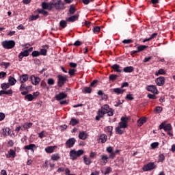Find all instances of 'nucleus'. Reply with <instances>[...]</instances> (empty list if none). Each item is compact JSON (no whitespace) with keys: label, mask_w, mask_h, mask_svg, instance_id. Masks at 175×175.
I'll list each match as a JSON object with an SVG mask.
<instances>
[{"label":"nucleus","mask_w":175,"mask_h":175,"mask_svg":"<svg viewBox=\"0 0 175 175\" xmlns=\"http://www.w3.org/2000/svg\"><path fill=\"white\" fill-rule=\"evenodd\" d=\"M60 27L62 28H66V25H68V23H66V21H61L59 23Z\"/></svg>","instance_id":"37998d69"},{"label":"nucleus","mask_w":175,"mask_h":175,"mask_svg":"<svg viewBox=\"0 0 175 175\" xmlns=\"http://www.w3.org/2000/svg\"><path fill=\"white\" fill-rule=\"evenodd\" d=\"M159 129H164V131L165 132H167V135H169V136H173V133H172V129H173V128L172 127V124H166V123L165 122H162L160 126H159Z\"/></svg>","instance_id":"39448f33"},{"label":"nucleus","mask_w":175,"mask_h":175,"mask_svg":"<svg viewBox=\"0 0 175 175\" xmlns=\"http://www.w3.org/2000/svg\"><path fill=\"white\" fill-rule=\"evenodd\" d=\"M75 12H76V8L75 7V5H71L69 9L70 14H75Z\"/></svg>","instance_id":"f704fd0d"},{"label":"nucleus","mask_w":175,"mask_h":175,"mask_svg":"<svg viewBox=\"0 0 175 175\" xmlns=\"http://www.w3.org/2000/svg\"><path fill=\"white\" fill-rule=\"evenodd\" d=\"M84 154V150H79L78 151H76L75 150H72L70 151V159H72V161H75L79 158V157H81Z\"/></svg>","instance_id":"20e7f679"},{"label":"nucleus","mask_w":175,"mask_h":175,"mask_svg":"<svg viewBox=\"0 0 175 175\" xmlns=\"http://www.w3.org/2000/svg\"><path fill=\"white\" fill-rule=\"evenodd\" d=\"M93 32H100V27H94Z\"/></svg>","instance_id":"e2e57ef3"},{"label":"nucleus","mask_w":175,"mask_h":175,"mask_svg":"<svg viewBox=\"0 0 175 175\" xmlns=\"http://www.w3.org/2000/svg\"><path fill=\"white\" fill-rule=\"evenodd\" d=\"M147 49V46L146 45H141L137 47V51H133L131 52V55H133V54H136V53H140V51H143L144 50H146Z\"/></svg>","instance_id":"4468645a"},{"label":"nucleus","mask_w":175,"mask_h":175,"mask_svg":"<svg viewBox=\"0 0 175 175\" xmlns=\"http://www.w3.org/2000/svg\"><path fill=\"white\" fill-rule=\"evenodd\" d=\"M100 158L103 161V163H105V165H106L107 160L109 159V157L107 154H101L100 156Z\"/></svg>","instance_id":"c756f323"},{"label":"nucleus","mask_w":175,"mask_h":175,"mask_svg":"<svg viewBox=\"0 0 175 175\" xmlns=\"http://www.w3.org/2000/svg\"><path fill=\"white\" fill-rule=\"evenodd\" d=\"M32 57H39L40 55V52L38 51H34L31 53Z\"/></svg>","instance_id":"de8ad7c7"},{"label":"nucleus","mask_w":175,"mask_h":175,"mask_svg":"<svg viewBox=\"0 0 175 175\" xmlns=\"http://www.w3.org/2000/svg\"><path fill=\"white\" fill-rule=\"evenodd\" d=\"M165 77H159L155 80V83L159 87H162L165 84Z\"/></svg>","instance_id":"9b49d317"},{"label":"nucleus","mask_w":175,"mask_h":175,"mask_svg":"<svg viewBox=\"0 0 175 175\" xmlns=\"http://www.w3.org/2000/svg\"><path fill=\"white\" fill-rule=\"evenodd\" d=\"M152 59V56H149L148 57H145L144 59V62H149L150 59Z\"/></svg>","instance_id":"0e129e2a"},{"label":"nucleus","mask_w":175,"mask_h":175,"mask_svg":"<svg viewBox=\"0 0 175 175\" xmlns=\"http://www.w3.org/2000/svg\"><path fill=\"white\" fill-rule=\"evenodd\" d=\"M68 96V94L65 92H60L59 94L55 96L56 100H62V99H65Z\"/></svg>","instance_id":"ddd939ff"},{"label":"nucleus","mask_w":175,"mask_h":175,"mask_svg":"<svg viewBox=\"0 0 175 175\" xmlns=\"http://www.w3.org/2000/svg\"><path fill=\"white\" fill-rule=\"evenodd\" d=\"M40 55H46L47 54V50L42 49L40 52Z\"/></svg>","instance_id":"6e6d98bb"},{"label":"nucleus","mask_w":175,"mask_h":175,"mask_svg":"<svg viewBox=\"0 0 175 175\" xmlns=\"http://www.w3.org/2000/svg\"><path fill=\"white\" fill-rule=\"evenodd\" d=\"M111 167H107L104 172V174H109V173H111Z\"/></svg>","instance_id":"69168bd1"},{"label":"nucleus","mask_w":175,"mask_h":175,"mask_svg":"<svg viewBox=\"0 0 175 175\" xmlns=\"http://www.w3.org/2000/svg\"><path fill=\"white\" fill-rule=\"evenodd\" d=\"M155 113H157V114H159V113H161L162 111V107H157L154 109Z\"/></svg>","instance_id":"3c124183"},{"label":"nucleus","mask_w":175,"mask_h":175,"mask_svg":"<svg viewBox=\"0 0 175 175\" xmlns=\"http://www.w3.org/2000/svg\"><path fill=\"white\" fill-rule=\"evenodd\" d=\"M5 120V113L0 112V121Z\"/></svg>","instance_id":"338daca9"},{"label":"nucleus","mask_w":175,"mask_h":175,"mask_svg":"<svg viewBox=\"0 0 175 175\" xmlns=\"http://www.w3.org/2000/svg\"><path fill=\"white\" fill-rule=\"evenodd\" d=\"M16 82H17V81L13 77H9L8 84H10V85H14V84H16Z\"/></svg>","instance_id":"393cba45"},{"label":"nucleus","mask_w":175,"mask_h":175,"mask_svg":"<svg viewBox=\"0 0 175 175\" xmlns=\"http://www.w3.org/2000/svg\"><path fill=\"white\" fill-rule=\"evenodd\" d=\"M33 148H35V144H29L25 146V150H31L33 151Z\"/></svg>","instance_id":"ea45409f"},{"label":"nucleus","mask_w":175,"mask_h":175,"mask_svg":"<svg viewBox=\"0 0 175 175\" xmlns=\"http://www.w3.org/2000/svg\"><path fill=\"white\" fill-rule=\"evenodd\" d=\"M111 68L116 70V72H121V68L120 67V65L118 64H114L111 66Z\"/></svg>","instance_id":"2f4dec72"},{"label":"nucleus","mask_w":175,"mask_h":175,"mask_svg":"<svg viewBox=\"0 0 175 175\" xmlns=\"http://www.w3.org/2000/svg\"><path fill=\"white\" fill-rule=\"evenodd\" d=\"M38 13L43 14V16H48L49 12L46 10H44V9L42 10H38Z\"/></svg>","instance_id":"a18cd8bd"},{"label":"nucleus","mask_w":175,"mask_h":175,"mask_svg":"<svg viewBox=\"0 0 175 175\" xmlns=\"http://www.w3.org/2000/svg\"><path fill=\"white\" fill-rule=\"evenodd\" d=\"M75 73H76V69H70L68 71V75H70L71 77L75 75Z\"/></svg>","instance_id":"09e8293b"},{"label":"nucleus","mask_w":175,"mask_h":175,"mask_svg":"<svg viewBox=\"0 0 175 175\" xmlns=\"http://www.w3.org/2000/svg\"><path fill=\"white\" fill-rule=\"evenodd\" d=\"M147 121V118H141L137 120L138 126H142L143 124H144Z\"/></svg>","instance_id":"b1692460"},{"label":"nucleus","mask_w":175,"mask_h":175,"mask_svg":"<svg viewBox=\"0 0 175 175\" xmlns=\"http://www.w3.org/2000/svg\"><path fill=\"white\" fill-rule=\"evenodd\" d=\"M1 44L4 49H10L16 46V42L14 40L3 41L1 42Z\"/></svg>","instance_id":"423d86ee"},{"label":"nucleus","mask_w":175,"mask_h":175,"mask_svg":"<svg viewBox=\"0 0 175 175\" xmlns=\"http://www.w3.org/2000/svg\"><path fill=\"white\" fill-rule=\"evenodd\" d=\"M150 146H151L152 148H157L159 146V143L154 142V143L151 144Z\"/></svg>","instance_id":"13d9d810"},{"label":"nucleus","mask_w":175,"mask_h":175,"mask_svg":"<svg viewBox=\"0 0 175 175\" xmlns=\"http://www.w3.org/2000/svg\"><path fill=\"white\" fill-rule=\"evenodd\" d=\"M54 146H49L45 148L46 152H48V154H51V152H54Z\"/></svg>","instance_id":"72a5a7b5"},{"label":"nucleus","mask_w":175,"mask_h":175,"mask_svg":"<svg viewBox=\"0 0 175 175\" xmlns=\"http://www.w3.org/2000/svg\"><path fill=\"white\" fill-rule=\"evenodd\" d=\"M107 114L108 117H112V116L114 115V110L112 109H110L108 112H107Z\"/></svg>","instance_id":"49530a36"},{"label":"nucleus","mask_w":175,"mask_h":175,"mask_svg":"<svg viewBox=\"0 0 175 175\" xmlns=\"http://www.w3.org/2000/svg\"><path fill=\"white\" fill-rule=\"evenodd\" d=\"M128 120H129V118H128V117H122L121 118L122 122H124L125 124H128Z\"/></svg>","instance_id":"864d4df0"},{"label":"nucleus","mask_w":175,"mask_h":175,"mask_svg":"<svg viewBox=\"0 0 175 175\" xmlns=\"http://www.w3.org/2000/svg\"><path fill=\"white\" fill-rule=\"evenodd\" d=\"M99 139L101 143H106V142H107V135L105 134H102L100 135Z\"/></svg>","instance_id":"bb28decb"},{"label":"nucleus","mask_w":175,"mask_h":175,"mask_svg":"<svg viewBox=\"0 0 175 175\" xmlns=\"http://www.w3.org/2000/svg\"><path fill=\"white\" fill-rule=\"evenodd\" d=\"M96 157V152H91L90 154V158H95Z\"/></svg>","instance_id":"774afa93"},{"label":"nucleus","mask_w":175,"mask_h":175,"mask_svg":"<svg viewBox=\"0 0 175 175\" xmlns=\"http://www.w3.org/2000/svg\"><path fill=\"white\" fill-rule=\"evenodd\" d=\"M76 143V139L75 138H70L66 142V146L67 148H72L73 146H75V144Z\"/></svg>","instance_id":"1a4fd4ad"},{"label":"nucleus","mask_w":175,"mask_h":175,"mask_svg":"<svg viewBox=\"0 0 175 175\" xmlns=\"http://www.w3.org/2000/svg\"><path fill=\"white\" fill-rule=\"evenodd\" d=\"M159 75H166V71H165V70L162 69V68H160L159 70H158V72H156L155 73V75L156 76H159Z\"/></svg>","instance_id":"58836bf2"},{"label":"nucleus","mask_w":175,"mask_h":175,"mask_svg":"<svg viewBox=\"0 0 175 175\" xmlns=\"http://www.w3.org/2000/svg\"><path fill=\"white\" fill-rule=\"evenodd\" d=\"M106 131L109 133V135L111 136L113 135V126H109L106 127Z\"/></svg>","instance_id":"79ce46f5"},{"label":"nucleus","mask_w":175,"mask_h":175,"mask_svg":"<svg viewBox=\"0 0 175 175\" xmlns=\"http://www.w3.org/2000/svg\"><path fill=\"white\" fill-rule=\"evenodd\" d=\"M117 77H118V75H111L109 76V81H116V80H117Z\"/></svg>","instance_id":"e433bc0d"},{"label":"nucleus","mask_w":175,"mask_h":175,"mask_svg":"<svg viewBox=\"0 0 175 175\" xmlns=\"http://www.w3.org/2000/svg\"><path fill=\"white\" fill-rule=\"evenodd\" d=\"M55 83V81H54L53 79L50 78L48 79V84L49 85H54Z\"/></svg>","instance_id":"603ef678"},{"label":"nucleus","mask_w":175,"mask_h":175,"mask_svg":"<svg viewBox=\"0 0 175 175\" xmlns=\"http://www.w3.org/2000/svg\"><path fill=\"white\" fill-rule=\"evenodd\" d=\"M60 159H61V157H59V154L58 153L52 154L51 157V159H52V161H58Z\"/></svg>","instance_id":"cd10ccee"},{"label":"nucleus","mask_w":175,"mask_h":175,"mask_svg":"<svg viewBox=\"0 0 175 175\" xmlns=\"http://www.w3.org/2000/svg\"><path fill=\"white\" fill-rule=\"evenodd\" d=\"M24 90H28V88L25 87V84L22 83L20 87V91H24Z\"/></svg>","instance_id":"4d7b16f0"},{"label":"nucleus","mask_w":175,"mask_h":175,"mask_svg":"<svg viewBox=\"0 0 175 175\" xmlns=\"http://www.w3.org/2000/svg\"><path fill=\"white\" fill-rule=\"evenodd\" d=\"M58 85L59 87H62L65 84V83L68 81V77L66 75H58Z\"/></svg>","instance_id":"0eeeda50"},{"label":"nucleus","mask_w":175,"mask_h":175,"mask_svg":"<svg viewBox=\"0 0 175 175\" xmlns=\"http://www.w3.org/2000/svg\"><path fill=\"white\" fill-rule=\"evenodd\" d=\"M1 88L3 90L0 91V96H2V95H12L13 94V90L10 89V84L8 83H3L1 85Z\"/></svg>","instance_id":"f257e3e1"},{"label":"nucleus","mask_w":175,"mask_h":175,"mask_svg":"<svg viewBox=\"0 0 175 175\" xmlns=\"http://www.w3.org/2000/svg\"><path fill=\"white\" fill-rule=\"evenodd\" d=\"M77 20H79V14H75L72 16H70L67 21H69L70 23H75V21H77Z\"/></svg>","instance_id":"a211bd4d"},{"label":"nucleus","mask_w":175,"mask_h":175,"mask_svg":"<svg viewBox=\"0 0 175 175\" xmlns=\"http://www.w3.org/2000/svg\"><path fill=\"white\" fill-rule=\"evenodd\" d=\"M91 91H92V90L91 89V88L90 87H86L84 88V90H83V94H91Z\"/></svg>","instance_id":"a19ab883"},{"label":"nucleus","mask_w":175,"mask_h":175,"mask_svg":"<svg viewBox=\"0 0 175 175\" xmlns=\"http://www.w3.org/2000/svg\"><path fill=\"white\" fill-rule=\"evenodd\" d=\"M51 3L52 8H55L56 10H65V9H66L65 3L62 2L61 0H52Z\"/></svg>","instance_id":"f03ea898"},{"label":"nucleus","mask_w":175,"mask_h":175,"mask_svg":"<svg viewBox=\"0 0 175 175\" xmlns=\"http://www.w3.org/2000/svg\"><path fill=\"white\" fill-rule=\"evenodd\" d=\"M31 126H32V123H31V122L25 123L22 126V131H25V129H28L29 128H31Z\"/></svg>","instance_id":"473e14b6"},{"label":"nucleus","mask_w":175,"mask_h":175,"mask_svg":"<svg viewBox=\"0 0 175 175\" xmlns=\"http://www.w3.org/2000/svg\"><path fill=\"white\" fill-rule=\"evenodd\" d=\"M42 9H46L47 10H51L53 9V5L51 4V2L46 3L43 2L42 3Z\"/></svg>","instance_id":"2eb2a0df"},{"label":"nucleus","mask_w":175,"mask_h":175,"mask_svg":"<svg viewBox=\"0 0 175 175\" xmlns=\"http://www.w3.org/2000/svg\"><path fill=\"white\" fill-rule=\"evenodd\" d=\"M28 79H29V77L27 74L21 75L19 77V80L22 83H27V81H28Z\"/></svg>","instance_id":"dca6fc26"},{"label":"nucleus","mask_w":175,"mask_h":175,"mask_svg":"<svg viewBox=\"0 0 175 175\" xmlns=\"http://www.w3.org/2000/svg\"><path fill=\"white\" fill-rule=\"evenodd\" d=\"M1 66H5V69H8V68H9V66H10V63L9 62H2L1 64Z\"/></svg>","instance_id":"8fccbe9b"},{"label":"nucleus","mask_w":175,"mask_h":175,"mask_svg":"<svg viewBox=\"0 0 175 175\" xmlns=\"http://www.w3.org/2000/svg\"><path fill=\"white\" fill-rule=\"evenodd\" d=\"M25 99H27V100H29V102H31V100H33V99H35V96H33V95L32 94H27L25 96Z\"/></svg>","instance_id":"c9c22d12"},{"label":"nucleus","mask_w":175,"mask_h":175,"mask_svg":"<svg viewBox=\"0 0 175 175\" xmlns=\"http://www.w3.org/2000/svg\"><path fill=\"white\" fill-rule=\"evenodd\" d=\"M83 162L85 165H90L91 163H92V161H91V159L90 157H87V156H83Z\"/></svg>","instance_id":"412c9836"},{"label":"nucleus","mask_w":175,"mask_h":175,"mask_svg":"<svg viewBox=\"0 0 175 175\" xmlns=\"http://www.w3.org/2000/svg\"><path fill=\"white\" fill-rule=\"evenodd\" d=\"M10 128L6 127L5 129H3L2 135L3 136H8V135H10Z\"/></svg>","instance_id":"c85d7f7f"},{"label":"nucleus","mask_w":175,"mask_h":175,"mask_svg":"<svg viewBox=\"0 0 175 175\" xmlns=\"http://www.w3.org/2000/svg\"><path fill=\"white\" fill-rule=\"evenodd\" d=\"M77 124H79V121L74 118H72L70 122V124L72 125V126H75V125H77Z\"/></svg>","instance_id":"c03bdc74"},{"label":"nucleus","mask_w":175,"mask_h":175,"mask_svg":"<svg viewBox=\"0 0 175 175\" xmlns=\"http://www.w3.org/2000/svg\"><path fill=\"white\" fill-rule=\"evenodd\" d=\"M142 169L144 172H150V170L157 169V165H155L154 163H149L148 164L145 165Z\"/></svg>","instance_id":"6e6552de"},{"label":"nucleus","mask_w":175,"mask_h":175,"mask_svg":"<svg viewBox=\"0 0 175 175\" xmlns=\"http://www.w3.org/2000/svg\"><path fill=\"white\" fill-rule=\"evenodd\" d=\"M16 157V151L12 149L10 150L8 152V154H6V158H15Z\"/></svg>","instance_id":"aec40b11"},{"label":"nucleus","mask_w":175,"mask_h":175,"mask_svg":"<svg viewBox=\"0 0 175 175\" xmlns=\"http://www.w3.org/2000/svg\"><path fill=\"white\" fill-rule=\"evenodd\" d=\"M123 70L126 73H131V72H133V70H135V68H133V66H128L125 67Z\"/></svg>","instance_id":"a878e982"},{"label":"nucleus","mask_w":175,"mask_h":175,"mask_svg":"<svg viewBox=\"0 0 175 175\" xmlns=\"http://www.w3.org/2000/svg\"><path fill=\"white\" fill-rule=\"evenodd\" d=\"M118 126L120 128H122L123 129H125V128L128 127V124L123 122H119Z\"/></svg>","instance_id":"4c0bfd02"},{"label":"nucleus","mask_w":175,"mask_h":175,"mask_svg":"<svg viewBox=\"0 0 175 175\" xmlns=\"http://www.w3.org/2000/svg\"><path fill=\"white\" fill-rule=\"evenodd\" d=\"M28 55H29V51L25 50L23 52H21L19 55H18V58L20 59H23V58H24V57H28Z\"/></svg>","instance_id":"f3484780"},{"label":"nucleus","mask_w":175,"mask_h":175,"mask_svg":"<svg viewBox=\"0 0 175 175\" xmlns=\"http://www.w3.org/2000/svg\"><path fill=\"white\" fill-rule=\"evenodd\" d=\"M38 18H39V16L38 15H36V16H31V17H30V20L31 21H35V20H38Z\"/></svg>","instance_id":"052dcab7"},{"label":"nucleus","mask_w":175,"mask_h":175,"mask_svg":"<svg viewBox=\"0 0 175 175\" xmlns=\"http://www.w3.org/2000/svg\"><path fill=\"white\" fill-rule=\"evenodd\" d=\"M132 42H133L132 40L129 39V40H124L122 41V43H124V44H129V43H132Z\"/></svg>","instance_id":"bf43d9fd"},{"label":"nucleus","mask_w":175,"mask_h":175,"mask_svg":"<svg viewBox=\"0 0 175 175\" xmlns=\"http://www.w3.org/2000/svg\"><path fill=\"white\" fill-rule=\"evenodd\" d=\"M110 110V107H109V105H104L101 109H99L98 111V116H96V121H99L105 114H107L108 111Z\"/></svg>","instance_id":"7ed1b4c3"},{"label":"nucleus","mask_w":175,"mask_h":175,"mask_svg":"<svg viewBox=\"0 0 175 175\" xmlns=\"http://www.w3.org/2000/svg\"><path fill=\"white\" fill-rule=\"evenodd\" d=\"M88 136V135H87V133L83 131V132L79 133V138L81 139V140H85V139H87Z\"/></svg>","instance_id":"4be33fe9"},{"label":"nucleus","mask_w":175,"mask_h":175,"mask_svg":"<svg viewBox=\"0 0 175 175\" xmlns=\"http://www.w3.org/2000/svg\"><path fill=\"white\" fill-rule=\"evenodd\" d=\"M146 90L150 92H152V94H158V89H157V86L154 85L147 86Z\"/></svg>","instance_id":"f8f14e48"},{"label":"nucleus","mask_w":175,"mask_h":175,"mask_svg":"<svg viewBox=\"0 0 175 175\" xmlns=\"http://www.w3.org/2000/svg\"><path fill=\"white\" fill-rule=\"evenodd\" d=\"M116 133H118V135H122V133H124V132H125V129H122V127H120V126H118L116 128Z\"/></svg>","instance_id":"5701e85b"},{"label":"nucleus","mask_w":175,"mask_h":175,"mask_svg":"<svg viewBox=\"0 0 175 175\" xmlns=\"http://www.w3.org/2000/svg\"><path fill=\"white\" fill-rule=\"evenodd\" d=\"M126 99H129V100H133V96L132 94H127L126 96Z\"/></svg>","instance_id":"680f3d73"},{"label":"nucleus","mask_w":175,"mask_h":175,"mask_svg":"<svg viewBox=\"0 0 175 175\" xmlns=\"http://www.w3.org/2000/svg\"><path fill=\"white\" fill-rule=\"evenodd\" d=\"M157 36H158V33H154L153 34H152L150 36V37L149 38L145 39L144 40V43H146V42H150V40H151L152 39L157 38Z\"/></svg>","instance_id":"7c9ffc66"},{"label":"nucleus","mask_w":175,"mask_h":175,"mask_svg":"<svg viewBox=\"0 0 175 175\" xmlns=\"http://www.w3.org/2000/svg\"><path fill=\"white\" fill-rule=\"evenodd\" d=\"M165 161V156L163 154L159 155V162H163Z\"/></svg>","instance_id":"5fc2aeb1"},{"label":"nucleus","mask_w":175,"mask_h":175,"mask_svg":"<svg viewBox=\"0 0 175 175\" xmlns=\"http://www.w3.org/2000/svg\"><path fill=\"white\" fill-rule=\"evenodd\" d=\"M30 80L33 85H38L40 83V78L32 75L30 77Z\"/></svg>","instance_id":"9d476101"},{"label":"nucleus","mask_w":175,"mask_h":175,"mask_svg":"<svg viewBox=\"0 0 175 175\" xmlns=\"http://www.w3.org/2000/svg\"><path fill=\"white\" fill-rule=\"evenodd\" d=\"M113 91L116 95H120V94H124L125 92V90L120 88H114Z\"/></svg>","instance_id":"6ab92c4d"}]
</instances>
